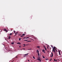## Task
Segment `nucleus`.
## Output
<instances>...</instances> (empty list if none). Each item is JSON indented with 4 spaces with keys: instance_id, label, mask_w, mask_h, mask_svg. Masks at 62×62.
<instances>
[{
    "instance_id": "nucleus-1",
    "label": "nucleus",
    "mask_w": 62,
    "mask_h": 62,
    "mask_svg": "<svg viewBox=\"0 0 62 62\" xmlns=\"http://www.w3.org/2000/svg\"><path fill=\"white\" fill-rule=\"evenodd\" d=\"M53 56V54L52 52L51 54V55L50 56L51 57H52Z\"/></svg>"
},
{
    "instance_id": "nucleus-2",
    "label": "nucleus",
    "mask_w": 62,
    "mask_h": 62,
    "mask_svg": "<svg viewBox=\"0 0 62 62\" xmlns=\"http://www.w3.org/2000/svg\"><path fill=\"white\" fill-rule=\"evenodd\" d=\"M4 31H5L6 32H8V31L6 29H4Z\"/></svg>"
},
{
    "instance_id": "nucleus-3",
    "label": "nucleus",
    "mask_w": 62,
    "mask_h": 62,
    "mask_svg": "<svg viewBox=\"0 0 62 62\" xmlns=\"http://www.w3.org/2000/svg\"><path fill=\"white\" fill-rule=\"evenodd\" d=\"M39 61H40V62H41V60H40V59H39V58H38L37 59Z\"/></svg>"
},
{
    "instance_id": "nucleus-4",
    "label": "nucleus",
    "mask_w": 62,
    "mask_h": 62,
    "mask_svg": "<svg viewBox=\"0 0 62 62\" xmlns=\"http://www.w3.org/2000/svg\"><path fill=\"white\" fill-rule=\"evenodd\" d=\"M52 52H54V53H55V49H53V50H52Z\"/></svg>"
},
{
    "instance_id": "nucleus-5",
    "label": "nucleus",
    "mask_w": 62,
    "mask_h": 62,
    "mask_svg": "<svg viewBox=\"0 0 62 62\" xmlns=\"http://www.w3.org/2000/svg\"><path fill=\"white\" fill-rule=\"evenodd\" d=\"M33 39H38L37 38H36V37H34L33 38Z\"/></svg>"
},
{
    "instance_id": "nucleus-6",
    "label": "nucleus",
    "mask_w": 62,
    "mask_h": 62,
    "mask_svg": "<svg viewBox=\"0 0 62 62\" xmlns=\"http://www.w3.org/2000/svg\"><path fill=\"white\" fill-rule=\"evenodd\" d=\"M42 51H43V52H44V53H45V50H44L43 49L42 50Z\"/></svg>"
},
{
    "instance_id": "nucleus-7",
    "label": "nucleus",
    "mask_w": 62,
    "mask_h": 62,
    "mask_svg": "<svg viewBox=\"0 0 62 62\" xmlns=\"http://www.w3.org/2000/svg\"><path fill=\"white\" fill-rule=\"evenodd\" d=\"M53 49H54L56 50V49L55 48V46H54L53 47Z\"/></svg>"
},
{
    "instance_id": "nucleus-8",
    "label": "nucleus",
    "mask_w": 62,
    "mask_h": 62,
    "mask_svg": "<svg viewBox=\"0 0 62 62\" xmlns=\"http://www.w3.org/2000/svg\"><path fill=\"white\" fill-rule=\"evenodd\" d=\"M59 55H61V54H60V51H59Z\"/></svg>"
},
{
    "instance_id": "nucleus-9",
    "label": "nucleus",
    "mask_w": 62,
    "mask_h": 62,
    "mask_svg": "<svg viewBox=\"0 0 62 62\" xmlns=\"http://www.w3.org/2000/svg\"><path fill=\"white\" fill-rule=\"evenodd\" d=\"M37 53H39V51H38V50H37Z\"/></svg>"
},
{
    "instance_id": "nucleus-10",
    "label": "nucleus",
    "mask_w": 62,
    "mask_h": 62,
    "mask_svg": "<svg viewBox=\"0 0 62 62\" xmlns=\"http://www.w3.org/2000/svg\"><path fill=\"white\" fill-rule=\"evenodd\" d=\"M9 39H10V35H9Z\"/></svg>"
},
{
    "instance_id": "nucleus-11",
    "label": "nucleus",
    "mask_w": 62,
    "mask_h": 62,
    "mask_svg": "<svg viewBox=\"0 0 62 62\" xmlns=\"http://www.w3.org/2000/svg\"><path fill=\"white\" fill-rule=\"evenodd\" d=\"M17 44H21V43L20 42H18L17 43Z\"/></svg>"
},
{
    "instance_id": "nucleus-12",
    "label": "nucleus",
    "mask_w": 62,
    "mask_h": 62,
    "mask_svg": "<svg viewBox=\"0 0 62 62\" xmlns=\"http://www.w3.org/2000/svg\"><path fill=\"white\" fill-rule=\"evenodd\" d=\"M54 61H56V62H57V60H55V59H54Z\"/></svg>"
},
{
    "instance_id": "nucleus-13",
    "label": "nucleus",
    "mask_w": 62,
    "mask_h": 62,
    "mask_svg": "<svg viewBox=\"0 0 62 62\" xmlns=\"http://www.w3.org/2000/svg\"><path fill=\"white\" fill-rule=\"evenodd\" d=\"M37 47L38 48H40V46H37Z\"/></svg>"
},
{
    "instance_id": "nucleus-14",
    "label": "nucleus",
    "mask_w": 62,
    "mask_h": 62,
    "mask_svg": "<svg viewBox=\"0 0 62 62\" xmlns=\"http://www.w3.org/2000/svg\"><path fill=\"white\" fill-rule=\"evenodd\" d=\"M28 54L27 53V54H24V55H28Z\"/></svg>"
},
{
    "instance_id": "nucleus-15",
    "label": "nucleus",
    "mask_w": 62,
    "mask_h": 62,
    "mask_svg": "<svg viewBox=\"0 0 62 62\" xmlns=\"http://www.w3.org/2000/svg\"><path fill=\"white\" fill-rule=\"evenodd\" d=\"M11 44H14V42H12Z\"/></svg>"
},
{
    "instance_id": "nucleus-16",
    "label": "nucleus",
    "mask_w": 62,
    "mask_h": 62,
    "mask_svg": "<svg viewBox=\"0 0 62 62\" xmlns=\"http://www.w3.org/2000/svg\"><path fill=\"white\" fill-rule=\"evenodd\" d=\"M23 45V47H24L25 46V44Z\"/></svg>"
},
{
    "instance_id": "nucleus-17",
    "label": "nucleus",
    "mask_w": 62,
    "mask_h": 62,
    "mask_svg": "<svg viewBox=\"0 0 62 62\" xmlns=\"http://www.w3.org/2000/svg\"><path fill=\"white\" fill-rule=\"evenodd\" d=\"M38 56H39L40 55H39V53H38Z\"/></svg>"
},
{
    "instance_id": "nucleus-18",
    "label": "nucleus",
    "mask_w": 62,
    "mask_h": 62,
    "mask_svg": "<svg viewBox=\"0 0 62 62\" xmlns=\"http://www.w3.org/2000/svg\"><path fill=\"white\" fill-rule=\"evenodd\" d=\"M33 58H34V59H35V58L34 57V56H33Z\"/></svg>"
},
{
    "instance_id": "nucleus-19",
    "label": "nucleus",
    "mask_w": 62,
    "mask_h": 62,
    "mask_svg": "<svg viewBox=\"0 0 62 62\" xmlns=\"http://www.w3.org/2000/svg\"><path fill=\"white\" fill-rule=\"evenodd\" d=\"M12 34V33H11L10 34V35H11Z\"/></svg>"
},
{
    "instance_id": "nucleus-20",
    "label": "nucleus",
    "mask_w": 62,
    "mask_h": 62,
    "mask_svg": "<svg viewBox=\"0 0 62 62\" xmlns=\"http://www.w3.org/2000/svg\"><path fill=\"white\" fill-rule=\"evenodd\" d=\"M23 36H24V35H25V34H22Z\"/></svg>"
},
{
    "instance_id": "nucleus-21",
    "label": "nucleus",
    "mask_w": 62,
    "mask_h": 62,
    "mask_svg": "<svg viewBox=\"0 0 62 62\" xmlns=\"http://www.w3.org/2000/svg\"><path fill=\"white\" fill-rule=\"evenodd\" d=\"M24 41H27L28 40H25Z\"/></svg>"
},
{
    "instance_id": "nucleus-22",
    "label": "nucleus",
    "mask_w": 62,
    "mask_h": 62,
    "mask_svg": "<svg viewBox=\"0 0 62 62\" xmlns=\"http://www.w3.org/2000/svg\"><path fill=\"white\" fill-rule=\"evenodd\" d=\"M43 58H45V57H44V56H43Z\"/></svg>"
},
{
    "instance_id": "nucleus-23",
    "label": "nucleus",
    "mask_w": 62,
    "mask_h": 62,
    "mask_svg": "<svg viewBox=\"0 0 62 62\" xmlns=\"http://www.w3.org/2000/svg\"><path fill=\"white\" fill-rule=\"evenodd\" d=\"M45 49L46 51V48H45Z\"/></svg>"
},
{
    "instance_id": "nucleus-24",
    "label": "nucleus",
    "mask_w": 62,
    "mask_h": 62,
    "mask_svg": "<svg viewBox=\"0 0 62 62\" xmlns=\"http://www.w3.org/2000/svg\"><path fill=\"white\" fill-rule=\"evenodd\" d=\"M48 59V58H47L46 59V60H47Z\"/></svg>"
},
{
    "instance_id": "nucleus-25",
    "label": "nucleus",
    "mask_w": 62,
    "mask_h": 62,
    "mask_svg": "<svg viewBox=\"0 0 62 62\" xmlns=\"http://www.w3.org/2000/svg\"><path fill=\"white\" fill-rule=\"evenodd\" d=\"M21 38H19V40H21Z\"/></svg>"
},
{
    "instance_id": "nucleus-26",
    "label": "nucleus",
    "mask_w": 62,
    "mask_h": 62,
    "mask_svg": "<svg viewBox=\"0 0 62 62\" xmlns=\"http://www.w3.org/2000/svg\"><path fill=\"white\" fill-rule=\"evenodd\" d=\"M31 41H27V42H31Z\"/></svg>"
},
{
    "instance_id": "nucleus-27",
    "label": "nucleus",
    "mask_w": 62,
    "mask_h": 62,
    "mask_svg": "<svg viewBox=\"0 0 62 62\" xmlns=\"http://www.w3.org/2000/svg\"><path fill=\"white\" fill-rule=\"evenodd\" d=\"M52 59L51 58V59L50 60V61H51V60H52Z\"/></svg>"
},
{
    "instance_id": "nucleus-28",
    "label": "nucleus",
    "mask_w": 62,
    "mask_h": 62,
    "mask_svg": "<svg viewBox=\"0 0 62 62\" xmlns=\"http://www.w3.org/2000/svg\"><path fill=\"white\" fill-rule=\"evenodd\" d=\"M29 38V37H27L26 39H28V38Z\"/></svg>"
},
{
    "instance_id": "nucleus-29",
    "label": "nucleus",
    "mask_w": 62,
    "mask_h": 62,
    "mask_svg": "<svg viewBox=\"0 0 62 62\" xmlns=\"http://www.w3.org/2000/svg\"><path fill=\"white\" fill-rule=\"evenodd\" d=\"M44 48H46V47H45V46H44Z\"/></svg>"
},
{
    "instance_id": "nucleus-30",
    "label": "nucleus",
    "mask_w": 62,
    "mask_h": 62,
    "mask_svg": "<svg viewBox=\"0 0 62 62\" xmlns=\"http://www.w3.org/2000/svg\"><path fill=\"white\" fill-rule=\"evenodd\" d=\"M14 33H15V31H14Z\"/></svg>"
},
{
    "instance_id": "nucleus-31",
    "label": "nucleus",
    "mask_w": 62,
    "mask_h": 62,
    "mask_svg": "<svg viewBox=\"0 0 62 62\" xmlns=\"http://www.w3.org/2000/svg\"><path fill=\"white\" fill-rule=\"evenodd\" d=\"M23 37V36L22 35V36H21V37Z\"/></svg>"
},
{
    "instance_id": "nucleus-32",
    "label": "nucleus",
    "mask_w": 62,
    "mask_h": 62,
    "mask_svg": "<svg viewBox=\"0 0 62 62\" xmlns=\"http://www.w3.org/2000/svg\"><path fill=\"white\" fill-rule=\"evenodd\" d=\"M21 46H19V48H21Z\"/></svg>"
},
{
    "instance_id": "nucleus-33",
    "label": "nucleus",
    "mask_w": 62,
    "mask_h": 62,
    "mask_svg": "<svg viewBox=\"0 0 62 62\" xmlns=\"http://www.w3.org/2000/svg\"><path fill=\"white\" fill-rule=\"evenodd\" d=\"M25 56H26L25 55V56H23V57H25Z\"/></svg>"
},
{
    "instance_id": "nucleus-34",
    "label": "nucleus",
    "mask_w": 62,
    "mask_h": 62,
    "mask_svg": "<svg viewBox=\"0 0 62 62\" xmlns=\"http://www.w3.org/2000/svg\"><path fill=\"white\" fill-rule=\"evenodd\" d=\"M15 57H16V58H17V57H17V56H16Z\"/></svg>"
},
{
    "instance_id": "nucleus-35",
    "label": "nucleus",
    "mask_w": 62,
    "mask_h": 62,
    "mask_svg": "<svg viewBox=\"0 0 62 62\" xmlns=\"http://www.w3.org/2000/svg\"><path fill=\"white\" fill-rule=\"evenodd\" d=\"M18 34V32H17V33H16L15 34Z\"/></svg>"
},
{
    "instance_id": "nucleus-36",
    "label": "nucleus",
    "mask_w": 62,
    "mask_h": 62,
    "mask_svg": "<svg viewBox=\"0 0 62 62\" xmlns=\"http://www.w3.org/2000/svg\"><path fill=\"white\" fill-rule=\"evenodd\" d=\"M51 47H53V46H52V45H51Z\"/></svg>"
},
{
    "instance_id": "nucleus-37",
    "label": "nucleus",
    "mask_w": 62,
    "mask_h": 62,
    "mask_svg": "<svg viewBox=\"0 0 62 62\" xmlns=\"http://www.w3.org/2000/svg\"><path fill=\"white\" fill-rule=\"evenodd\" d=\"M23 39H25V38H23Z\"/></svg>"
},
{
    "instance_id": "nucleus-38",
    "label": "nucleus",
    "mask_w": 62,
    "mask_h": 62,
    "mask_svg": "<svg viewBox=\"0 0 62 62\" xmlns=\"http://www.w3.org/2000/svg\"><path fill=\"white\" fill-rule=\"evenodd\" d=\"M28 61H29V60H28Z\"/></svg>"
},
{
    "instance_id": "nucleus-39",
    "label": "nucleus",
    "mask_w": 62,
    "mask_h": 62,
    "mask_svg": "<svg viewBox=\"0 0 62 62\" xmlns=\"http://www.w3.org/2000/svg\"><path fill=\"white\" fill-rule=\"evenodd\" d=\"M32 39V40H33V39Z\"/></svg>"
},
{
    "instance_id": "nucleus-40",
    "label": "nucleus",
    "mask_w": 62,
    "mask_h": 62,
    "mask_svg": "<svg viewBox=\"0 0 62 62\" xmlns=\"http://www.w3.org/2000/svg\"><path fill=\"white\" fill-rule=\"evenodd\" d=\"M47 49H48V47H47Z\"/></svg>"
},
{
    "instance_id": "nucleus-41",
    "label": "nucleus",
    "mask_w": 62,
    "mask_h": 62,
    "mask_svg": "<svg viewBox=\"0 0 62 62\" xmlns=\"http://www.w3.org/2000/svg\"><path fill=\"white\" fill-rule=\"evenodd\" d=\"M53 46H52V48H53Z\"/></svg>"
},
{
    "instance_id": "nucleus-42",
    "label": "nucleus",
    "mask_w": 62,
    "mask_h": 62,
    "mask_svg": "<svg viewBox=\"0 0 62 62\" xmlns=\"http://www.w3.org/2000/svg\"><path fill=\"white\" fill-rule=\"evenodd\" d=\"M31 50V49H29V50Z\"/></svg>"
},
{
    "instance_id": "nucleus-43",
    "label": "nucleus",
    "mask_w": 62,
    "mask_h": 62,
    "mask_svg": "<svg viewBox=\"0 0 62 62\" xmlns=\"http://www.w3.org/2000/svg\"><path fill=\"white\" fill-rule=\"evenodd\" d=\"M23 49H24V48H23Z\"/></svg>"
},
{
    "instance_id": "nucleus-44",
    "label": "nucleus",
    "mask_w": 62,
    "mask_h": 62,
    "mask_svg": "<svg viewBox=\"0 0 62 62\" xmlns=\"http://www.w3.org/2000/svg\"><path fill=\"white\" fill-rule=\"evenodd\" d=\"M16 35H17V34H16Z\"/></svg>"
},
{
    "instance_id": "nucleus-45",
    "label": "nucleus",
    "mask_w": 62,
    "mask_h": 62,
    "mask_svg": "<svg viewBox=\"0 0 62 62\" xmlns=\"http://www.w3.org/2000/svg\"><path fill=\"white\" fill-rule=\"evenodd\" d=\"M12 30H11V31H12Z\"/></svg>"
}]
</instances>
